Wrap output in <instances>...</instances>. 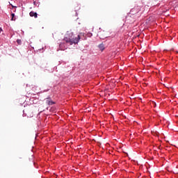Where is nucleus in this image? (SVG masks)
I'll return each instance as SVG.
<instances>
[{
	"label": "nucleus",
	"mask_w": 178,
	"mask_h": 178,
	"mask_svg": "<svg viewBox=\"0 0 178 178\" xmlns=\"http://www.w3.org/2000/svg\"><path fill=\"white\" fill-rule=\"evenodd\" d=\"M81 37L80 35H78L77 38H65L64 41L67 44H70V45H73V44H79V41H80Z\"/></svg>",
	"instance_id": "obj_1"
},
{
	"label": "nucleus",
	"mask_w": 178,
	"mask_h": 178,
	"mask_svg": "<svg viewBox=\"0 0 178 178\" xmlns=\"http://www.w3.org/2000/svg\"><path fill=\"white\" fill-rule=\"evenodd\" d=\"M45 101L47 105H54L55 104V102H54L50 98H46Z\"/></svg>",
	"instance_id": "obj_2"
},
{
	"label": "nucleus",
	"mask_w": 178,
	"mask_h": 178,
	"mask_svg": "<svg viewBox=\"0 0 178 178\" xmlns=\"http://www.w3.org/2000/svg\"><path fill=\"white\" fill-rule=\"evenodd\" d=\"M29 15H30L31 17L37 18V16H38L37 13L33 12V11H31V12L29 13Z\"/></svg>",
	"instance_id": "obj_3"
},
{
	"label": "nucleus",
	"mask_w": 178,
	"mask_h": 178,
	"mask_svg": "<svg viewBox=\"0 0 178 178\" xmlns=\"http://www.w3.org/2000/svg\"><path fill=\"white\" fill-rule=\"evenodd\" d=\"M98 47L100 51H104L105 49V46L102 43L99 44Z\"/></svg>",
	"instance_id": "obj_4"
},
{
	"label": "nucleus",
	"mask_w": 178,
	"mask_h": 178,
	"mask_svg": "<svg viewBox=\"0 0 178 178\" xmlns=\"http://www.w3.org/2000/svg\"><path fill=\"white\" fill-rule=\"evenodd\" d=\"M11 20H15V13L11 14Z\"/></svg>",
	"instance_id": "obj_5"
},
{
	"label": "nucleus",
	"mask_w": 178,
	"mask_h": 178,
	"mask_svg": "<svg viewBox=\"0 0 178 178\" xmlns=\"http://www.w3.org/2000/svg\"><path fill=\"white\" fill-rule=\"evenodd\" d=\"M17 44H22V40H17Z\"/></svg>",
	"instance_id": "obj_6"
},
{
	"label": "nucleus",
	"mask_w": 178,
	"mask_h": 178,
	"mask_svg": "<svg viewBox=\"0 0 178 178\" xmlns=\"http://www.w3.org/2000/svg\"><path fill=\"white\" fill-rule=\"evenodd\" d=\"M92 33H88V37H92Z\"/></svg>",
	"instance_id": "obj_7"
},
{
	"label": "nucleus",
	"mask_w": 178,
	"mask_h": 178,
	"mask_svg": "<svg viewBox=\"0 0 178 178\" xmlns=\"http://www.w3.org/2000/svg\"><path fill=\"white\" fill-rule=\"evenodd\" d=\"M70 37H73V33H70Z\"/></svg>",
	"instance_id": "obj_8"
},
{
	"label": "nucleus",
	"mask_w": 178,
	"mask_h": 178,
	"mask_svg": "<svg viewBox=\"0 0 178 178\" xmlns=\"http://www.w3.org/2000/svg\"><path fill=\"white\" fill-rule=\"evenodd\" d=\"M1 31H3V30H2V28L0 27V33H1Z\"/></svg>",
	"instance_id": "obj_9"
},
{
	"label": "nucleus",
	"mask_w": 178,
	"mask_h": 178,
	"mask_svg": "<svg viewBox=\"0 0 178 178\" xmlns=\"http://www.w3.org/2000/svg\"><path fill=\"white\" fill-rule=\"evenodd\" d=\"M80 35H84V33H80Z\"/></svg>",
	"instance_id": "obj_10"
}]
</instances>
